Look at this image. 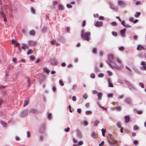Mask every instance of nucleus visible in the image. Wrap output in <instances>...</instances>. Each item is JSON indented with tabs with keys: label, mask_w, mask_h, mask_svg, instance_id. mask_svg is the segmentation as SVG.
<instances>
[{
	"label": "nucleus",
	"mask_w": 146,
	"mask_h": 146,
	"mask_svg": "<svg viewBox=\"0 0 146 146\" xmlns=\"http://www.w3.org/2000/svg\"><path fill=\"white\" fill-rule=\"evenodd\" d=\"M107 64L112 68H115L120 70L122 68L121 65V62L117 58L112 54L108 55V60L106 61Z\"/></svg>",
	"instance_id": "obj_1"
},
{
	"label": "nucleus",
	"mask_w": 146,
	"mask_h": 146,
	"mask_svg": "<svg viewBox=\"0 0 146 146\" xmlns=\"http://www.w3.org/2000/svg\"><path fill=\"white\" fill-rule=\"evenodd\" d=\"M117 82L118 83L120 84H124L125 87L128 88L131 90L134 88V87L127 80H124L123 82L121 79H117Z\"/></svg>",
	"instance_id": "obj_2"
},
{
	"label": "nucleus",
	"mask_w": 146,
	"mask_h": 146,
	"mask_svg": "<svg viewBox=\"0 0 146 146\" xmlns=\"http://www.w3.org/2000/svg\"><path fill=\"white\" fill-rule=\"evenodd\" d=\"M90 33L89 32H86L83 30L81 31V36L82 38L87 41H89L90 40Z\"/></svg>",
	"instance_id": "obj_3"
},
{
	"label": "nucleus",
	"mask_w": 146,
	"mask_h": 146,
	"mask_svg": "<svg viewBox=\"0 0 146 146\" xmlns=\"http://www.w3.org/2000/svg\"><path fill=\"white\" fill-rule=\"evenodd\" d=\"M60 38L61 37L60 36H58V37L56 38V40L55 41L52 40L50 42L51 44H55L56 46H59L60 45Z\"/></svg>",
	"instance_id": "obj_4"
},
{
	"label": "nucleus",
	"mask_w": 146,
	"mask_h": 146,
	"mask_svg": "<svg viewBox=\"0 0 146 146\" xmlns=\"http://www.w3.org/2000/svg\"><path fill=\"white\" fill-rule=\"evenodd\" d=\"M117 5L121 8L124 7L127 5L126 3L123 0H119L117 2Z\"/></svg>",
	"instance_id": "obj_5"
},
{
	"label": "nucleus",
	"mask_w": 146,
	"mask_h": 146,
	"mask_svg": "<svg viewBox=\"0 0 146 146\" xmlns=\"http://www.w3.org/2000/svg\"><path fill=\"white\" fill-rule=\"evenodd\" d=\"M28 110L27 109L24 110L22 111L20 113V115L21 117L26 116L28 113Z\"/></svg>",
	"instance_id": "obj_6"
},
{
	"label": "nucleus",
	"mask_w": 146,
	"mask_h": 146,
	"mask_svg": "<svg viewBox=\"0 0 146 146\" xmlns=\"http://www.w3.org/2000/svg\"><path fill=\"white\" fill-rule=\"evenodd\" d=\"M141 65L142 66L140 67V69L142 70H145L146 71V64L145 62L143 61H141Z\"/></svg>",
	"instance_id": "obj_7"
},
{
	"label": "nucleus",
	"mask_w": 146,
	"mask_h": 146,
	"mask_svg": "<svg viewBox=\"0 0 146 146\" xmlns=\"http://www.w3.org/2000/svg\"><path fill=\"white\" fill-rule=\"evenodd\" d=\"M96 27H100L103 26V22L101 21H97L95 24Z\"/></svg>",
	"instance_id": "obj_8"
},
{
	"label": "nucleus",
	"mask_w": 146,
	"mask_h": 146,
	"mask_svg": "<svg viewBox=\"0 0 146 146\" xmlns=\"http://www.w3.org/2000/svg\"><path fill=\"white\" fill-rule=\"evenodd\" d=\"M94 94H97V95L98 96V99L99 100H101L102 98V93L100 92L98 93V92H92Z\"/></svg>",
	"instance_id": "obj_9"
},
{
	"label": "nucleus",
	"mask_w": 146,
	"mask_h": 146,
	"mask_svg": "<svg viewBox=\"0 0 146 146\" xmlns=\"http://www.w3.org/2000/svg\"><path fill=\"white\" fill-rule=\"evenodd\" d=\"M50 62L51 65L56 66L58 64V62L56 59H52L50 60Z\"/></svg>",
	"instance_id": "obj_10"
},
{
	"label": "nucleus",
	"mask_w": 146,
	"mask_h": 146,
	"mask_svg": "<svg viewBox=\"0 0 146 146\" xmlns=\"http://www.w3.org/2000/svg\"><path fill=\"white\" fill-rule=\"evenodd\" d=\"M109 143L110 145L113 146H116L117 145V144L116 141L115 140H112V141H109Z\"/></svg>",
	"instance_id": "obj_11"
},
{
	"label": "nucleus",
	"mask_w": 146,
	"mask_h": 146,
	"mask_svg": "<svg viewBox=\"0 0 146 146\" xmlns=\"http://www.w3.org/2000/svg\"><path fill=\"white\" fill-rule=\"evenodd\" d=\"M125 102L129 104H131L132 101L131 98H127L125 99Z\"/></svg>",
	"instance_id": "obj_12"
},
{
	"label": "nucleus",
	"mask_w": 146,
	"mask_h": 146,
	"mask_svg": "<svg viewBox=\"0 0 146 146\" xmlns=\"http://www.w3.org/2000/svg\"><path fill=\"white\" fill-rule=\"evenodd\" d=\"M111 80L110 78L108 79V86L109 87H113V84L111 82Z\"/></svg>",
	"instance_id": "obj_13"
},
{
	"label": "nucleus",
	"mask_w": 146,
	"mask_h": 146,
	"mask_svg": "<svg viewBox=\"0 0 146 146\" xmlns=\"http://www.w3.org/2000/svg\"><path fill=\"white\" fill-rule=\"evenodd\" d=\"M126 30V29L124 28L123 29H122L120 31V33L122 36L125 37L124 35L125 33Z\"/></svg>",
	"instance_id": "obj_14"
},
{
	"label": "nucleus",
	"mask_w": 146,
	"mask_h": 146,
	"mask_svg": "<svg viewBox=\"0 0 146 146\" xmlns=\"http://www.w3.org/2000/svg\"><path fill=\"white\" fill-rule=\"evenodd\" d=\"M145 49V47L141 45V44H139L137 46V50H143Z\"/></svg>",
	"instance_id": "obj_15"
},
{
	"label": "nucleus",
	"mask_w": 146,
	"mask_h": 146,
	"mask_svg": "<svg viewBox=\"0 0 146 146\" xmlns=\"http://www.w3.org/2000/svg\"><path fill=\"white\" fill-rule=\"evenodd\" d=\"M125 122L126 123H127L129 122L130 121V117L128 115H126L124 117Z\"/></svg>",
	"instance_id": "obj_16"
},
{
	"label": "nucleus",
	"mask_w": 146,
	"mask_h": 146,
	"mask_svg": "<svg viewBox=\"0 0 146 146\" xmlns=\"http://www.w3.org/2000/svg\"><path fill=\"white\" fill-rule=\"evenodd\" d=\"M29 100H25L23 106L25 107L27 106L29 104Z\"/></svg>",
	"instance_id": "obj_17"
},
{
	"label": "nucleus",
	"mask_w": 146,
	"mask_h": 146,
	"mask_svg": "<svg viewBox=\"0 0 146 146\" xmlns=\"http://www.w3.org/2000/svg\"><path fill=\"white\" fill-rule=\"evenodd\" d=\"M58 8L60 11H63L64 9L63 6L62 5H60L58 6Z\"/></svg>",
	"instance_id": "obj_18"
},
{
	"label": "nucleus",
	"mask_w": 146,
	"mask_h": 146,
	"mask_svg": "<svg viewBox=\"0 0 146 146\" xmlns=\"http://www.w3.org/2000/svg\"><path fill=\"white\" fill-rule=\"evenodd\" d=\"M0 123L4 127H7V124L5 122L2 121H0Z\"/></svg>",
	"instance_id": "obj_19"
},
{
	"label": "nucleus",
	"mask_w": 146,
	"mask_h": 146,
	"mask_svg": "<svg viewBox=\"0 0 146 146\" xmlns=\"http://www.w3.org/2000/svg\"><path fill=\"white\" fill-rule=\"evenodd\" d=\"M28 43L29 45H34L35 44L36 42L35 41L32 40H30L28 41Z\"/></svg>",
	"instance_id": "obj_20"
},
{
	"label": "nucleus",
	"mask_w": 146,
	"mask_h": 146,
	"mask_svg": "<svg viewBox=\"0 0 146 146\" xmlns=\"http://www.w3.org/2000/svg\"><path fill=\"white\" fill-rule=\"evenodd\" d=\"M29 34L31 36H34L35 35V32L34 31L31 30L29 32Z\"/></svg>",
	"instance_id": "obj_21"
},
{
	"label": "nucleus",
	"mask_w": 146,
	"mask_h": 146,
	"mask_svg": "<svg viewBox=\"0 0 146 146\" xmlns=\"http://www.w3.org/2000/svg\"><path fill=\"white\" fill-rule=\"evenodd\" d=\"M43 71L44 72H45L47 74L49 73L50 72L49 70L46 67H45L44 68Z\"/></svg>",
	"instance_id": "obj_22"
},
{
	"label": "nucleus",
	"mask_w": 146,
	"mask_h": 146,
	"mask_svg": "<svg viewBox=\"0 0 146 146\" xmlns=\"http://www.w3.org/2000/svg\"><path fill=\"white\" fill-rule=\"evenodd\" d=\"M110 9L114 10L115 9V7L114 5L111 3L110 4Z\"/></svg>",
	"instance_id": "obj_23"
},
{
	"label": "nucleus",
	"mask_w": 146,
	"mask_h": 146,
	"mask_svg": "<svg viewBox=\"0 0 146 146\" xmlns=\"http://www.w3.org/2000/svg\"><path fill=\"white\" fill-rule=\"evenodd\" d=\"M92 53L94 54H96L97 53V48L95 47H94L93 48L92 50Z\"/></svg>",
	"instance_id": "obj_24"
},
{
	"label": "nucleus",
	"mask_w": 146,
	"mask_h": 146,
	"mask_svg": "<svg viewBox=\"0 0 146 146\" xmlns=\"http://www.w3.org/2000/svg\"><path fill=\"white\" fill-rule=\"evenodd\" d=\"M108 98H112L113 97V94L112 93H110L107 95Z\"/></svg>",
	"instance_id": "obj_25"
},
{
	"label": "nucleus",
	"mask_w": 146,
	"mask_h": 146,
	"mask_svg": "<svg viewBox=\"0 0 146 146\" xmlns=\"http://www.w3.org/2000/svg\"><path fill=\"white\" fill-rule=\"evenodd\" d=\"M98 78H103L104 76V74L102 73H100L98 74Z\"/></svg>",
	"instance_id": "obj_26"
},
{
	"label": "nucleus",
	"mask_w": 146,
	"mask_h": 146,
	"mask_svg": "<svg viewBox=\"0 0 146 146\" xmlns=\"http://www.w3.org/2000/svg\"><path fill=\"white\" fill-rule=\"evenodd\" d=\"M106 73L109 76H111L113 74V73L110 71L108 70L106 71Z\"/></svg>",
	"instance_id": "obj_27"
},
{
	"label": "nucleus",
	"mask_w": 146,
	"mask_h": 146,
	"mask_svg": "<svg viewBox=\"0 0 146 146\" xmlns=\"http://www.w3.org/2000/svg\"><path fill=\"white\" fill-rule=\"evenodd\" d=\"M99 121L97 119L95 120L94 125L95 126H96L99 123Z\"/></svg>",
	"instance_id": "obj_28"
},
{
	"label": "nucleus",
	"mask_w": 146,
	"mask_h": 146,
	"mask_svg": "<svg viewBox=\"0 0 146 146\" xmlns=\"http://www.w3.org/2000/svg\"><path fill=\"white\" fill-rule=\"evenodd\" d=\"M85 113L86 115H90L92 113V112L91 111L88 110L86 111Z\"/></svg>",
	"instance_id": "obj_29"
},
{
	"label": "nucleus",
	"mask_w": 146,
	"mask_h": 146,
	"mask_svg": "<svg viewBox=\"0 0 146 146\" xmlns=\"http://www.w3.org/2000/svg\"><path fill=\"white\" fill-rule=\"evenodd\" d=\"M88 98V96L87 94L85 93L83 95V98L85 100H86Z\"/></svg>",
	"instance_id": "obj_30"
},
{
	"label": "nucleus",
	"mask_w": 146,
	"mask_h": 146,
	"mask_svg": "<svg viewBox=\"0 0 146 146\" xmlns=\"http://www.w3.org/2000/svg\"><path fill=\"white\" fill-rule=\"evenodd\" d=\"M111 25L114 26L117 25V23L115 21L112 22L111 23Z\"/></svg>",
	"instance_id": "obj_31"
},
{
	"label": "nucleus",
	"mask_w": 146,
	"mask_h": 146,
	"mask_svg": "<svg viewBox=\"0 0 146 146\" xmlns=\"http://www.w3.org/2000/svg\"><path fill=\"white\" fill-rule=\"evenodd\" d=\"M31 10L32 13L33 14L35 13V10L33 8L31 7Z\"/></svg>",
	"instance_id": "obj_32"
},
{
	"label": "nucleus",
	"mask_w": 146,
	"mask_h": 146,
	"mask_svg": "<svg viewBox=\"0 0 146 146\" xmlns=\"http://www.w3.org/2000/svg\"><path fill=\"white\" fill-rule=\"evenodd\" d=\"M95 70L96 72H98L100 71V69L98 67L96 66L95 68Z\"/></svg>",
	"instance_id": "obj_33"
},
{
	"label": "nucleus",
	"mask_w": 146,
	"mask_h": 146,
	"mask_svg": "<svg viewBox=\"0 0 146 146\" xmlns=\"http://www.w3.org/2000/svg\"><path fill=\"white\" fill-rule=\"evenodd\" d=\"M101 131H102V135L103 136H105V133L106 132V130L105 129H101Z\"/></svg>",
	"instance_id": "obj_34"
},
{
	"label": "nucleus",
	"mask_w": 146,
	"mask_h": 146,
	"mask_svg": "<svg viewBox=\"0 0 146 146\" xmlns=\"http://www.w3.org/2000/svg\"><path fill=\"white\" fill-rule=\"evenodd\" d=\"M83 125L84 126H87L88 125V123L86 120H84L83 122Z\"/></svg>",
	"instance_id": "obj_35"
},
{
	"label": "nucleus",
	"mask_w": 146,
	"mask_h": 146,
	"mask_svg": "<svg viewBox=\"0 0 146 146\" xmlns=\"http://www.w3.org/2000/svg\"><path fill=\"white\" fill-rule=\"evenodd\" d=\"M59 84L61 86H63L64 85V83L62 80H60L59 81Z\"/></svg>",
	"instance_id": "obj_36"
},
{
	"label": "nucleus",
	"mask_w": 146,
	"mask_h": 146,
	"mask_svg": "<svg viewBox=\"0 0 146 146\" xmlns=\"http://www.w3.org/2000/svg\"><path fill=\"white\" fill-rule=\"evenodd\" d=\"M141 14V13L140 12H137L135 15V17H138Z\"/></svg>",
	"instance_id": "obj_37"
},
{
	"label": "nucleus",
	"mask_w": 146,
	"mask_h": 146,
	"mask_svg": "<svg viewBox=\"0 0 146 146\" xmlns=\"http://www.w3.org/2000/svg\"><path fill=\"white\" fill-rule=\"evenodd\" d=\"M27 137L29 138L30 137L31 135V132L30 131H28L27 132Z\"/></svg>",
	"instance_id": "obj_38"
},
{
	"label": "nucleus",
	"mask_w": 146,
	"mask_h": 146,
	"mask_svg": "<svg viewBox=\"0 0 146 146\" xmlns=\"http://www.w3.org/2000/svg\"><path fill=\"white\" fill-rule=\"evenodd\" d=\"M111 34L113 36H116L117 35V33L116 32L114 31H112L111 32Z\"/></svg>",
	"instance_id": "obj_39"
},
{
	"label": "nucleus",
	"mask_w": 146,
	"mask_h": 146,
	"mask_svg": "<svg viewBox=\"0 0 146 146\" xmlns=\"http://www.w3.org/2000/svg\"><path fill=\"white\" fill-rule=\"evenodd\" d=\"M66 7L68 8H72V6L70 3H68L66 5Z\"/></svg>",
	"instance_id": "obj_40"
},
{
	"label": "nucleus",
	"mask_w": 146,
	"mask_h": 146,
	"mask_svg": "<svg viewBox=\"0 0 146 146\" xmlns=\"http://www.w3.org/2000/svg\"><path fill=\"white\" fill-rule=\"evenodd\" d=\"M52 114L51 113H49L47 116V117L49 119L51 120V119Z\"/></svg>",
	"instance_id": "obj_41"
},
{
	"label": "nucleus",
	"mask_w": 146,
	"mask_h": 146,
	"mask_svg": "<svg viewBox=\"0 0 146 146\" xmlns=\"http://www.w3.org/2000/svg\"><path fill=\"white\" fill-rule=\"evenodd\" d=\"M139 86L142 88H144V85L141 82H139Z\"/></svg>",
	"instance_id": "obj_42"
},
{
	"label": "nucleus",
	"mask_w": 146,
	"mask_h": 146,
	"mask_svg": "<svg viewBox=\"0 0 146 146\" xmlns=\"http://www.w3.org/2000/svg\"><path fill=\"white\" fill-rule=\"evenodd\" d=\"M91 136L93 138H95L96 137V134L95 132H94L92 133Z\"/></svg>",
	"instance_id": "obj_43"
},
{
	"label": "nucleus",
	"mask_w": 146,
	"mask_h": 146,
	"mask_svg": "<svg viewBox=\"0 0 146 146\" xmlns=\"http://www.w3.org/2000/svg\"><path fill=\"white\" fill-rule=\"evenodd\" d=\"M78 135L79 137H81L82 134L81 132L79 130L77 132Z\"/></svg>",
	"instance_id": "obj_44"
},
{
	"label": "nucleus",
	"mask_w": 146,
	"mask_h": 146,
	"mask_svg": "<svg viewBox=\"0 0 146 146\" xmlns=\"http://www.w3.org/2000/svg\"><path fill=\"white\" fill-rule=\"evenodd\" d=\"M36 111V110L35 109H32L30 110V112L32 113H35Z\"/></svg>",
	"instance_id": "obj_45"
},
{
	"label": "nucleus",
	"mask_w": 146,
	"mask_h": 146,
	"mask_svg": "<svg viewBox=\"0 0 146 146\" xmlns=\"http://www.w3.org/2000/svg\"><path fill=\"white\" fill-rule=\"evenodd\" d=\"M90 77L91 78L94 79L95 78V75L94 74L92 73L91 74Z\"/></svg>",
	"instance_id": "obj_46"
},
{
	"label": "nucleus",
	"mask_w": 146,
	"mask_h": 146,
	"mask_svg": "<svg viewBox=\"0 0 146 146\" xmlns=\"http://www.w3.org/2000/svg\"><path fill=\"white\" fill-rule=\"evenodd\" d=\"M70 130V128L69 127H68L66 129H64V131L66 132H68Z\"/></svg>",
	"instance_id": "obj_47"
},
{
	"label": "nucleus",
	"mask_w": 146,
	"mask_h": 146,
	"mask_svg": "<svg viewBox=\"0 0 146 146\" xmlns=\"http://www.w3.org/2000/svg\"><path fill=\"white\" fill-rule=\"evenodd\" d=\"M98 105L99 106L100 108H101L103 109L104 110H107V108L102 107L101 106H100V105L98 103Z\"/></svg>",
	"instance_id": "obj_48"
},
{
	"label": "nucleus",
	"mask_w": 146,
	"mask_h": 146,
	"mask_svg": "<svg viewBox=\"0 0 146 146\" xmlns=\"http://www.w3.org/2000/svg\"><path fill=\"white\" fill-rule=\"evenodd\" d=\"M119 50L120 51H123L124 49V47L123 46H121L119 47Z\"/></svg>",
	"instance_id": "obj_49"
},
{
	"label": "nucleus",
	"mask_w": 146,
	"mask_h": 146,
	"mask_svg": "<svg viewBox=\"0 0 146 146\" xmlns=\"http://www.w3.org/2000/svg\"><path fill=\"white\" fill-rule=\"evenodd\" d=\"M125 68L126 69L128 70H129V72H132L131 70L127 66H125Z\"/></svg>",
	"instance_id": "obj_50"
},
{
	"label": "nucleus",
	"mask_w": 146,
	"mask_h": 146,
	"mask_svg": "<svg viewBox=\"0 0 146 146\" xmlns=\"http://www.w3.org/2000/svg\"><path fill=\"white\" fill-rule=\"evenodd\" d=\"M83 144V142L82 141H79L78 143V145L79 146L82 145Z\"/></svg>",
	"instance_id": "obj_51"
},
{
	"label": "nucleus",
	"mask_w": 146,
	"mask_h": 146,
	"mask_svg": "<svg viewBox=\"0 0 146 146\" xmlns=\"http://www.w3.org/2000/svg\"><path fill=\"white\" fill-rule=\"evenodd\" d=\"M86 25V21H85L84 20L83 21V22L82 24V26L83 27H84Z\"/></svg>",
	"instance_id": "obj_52"
},
{
	"label": "nucleus",
	"mask_w": 146,
	"mask_h": 146,
	"mask_svg": "<svg viewBox=\"0 0 146 146\" xmlns=\"http://www.w3.org/2000/svg\"><path fill=\"white\" fill-rule=\"evenodd\" d=\"M121 123L120 122H118L117 123V126L119 128H120V127H121Z\"/></svg>",
	"instance_id": "obj_53"
},
{
	"label": "nucleus",
	"mask_w": 146,
	"mask_h": 146,
	"mask_svg": "<svg viewBox=\"0 0 146 146\" xmlns=\"http://www.w3.org/2000/svg\"><path fill=\"white\" fill-rule=\"evenodd\" d=\"M124 26L129 28L131 27V26L128 24H125Z\"/></svg>",
	"instance_id": "obj_54"
},
{
	"label": "nucleus",
	"mask_w": 146,
	"mask_h": 146,
	"mask_svg": "<svg viewBox=\"0 0 146 146\" xmlns=\"http://www.w3.org/2000/svg\"><path fill=\"white\" fill-rule=\"evenodd\" d=\"M103 54V52L102 51H100L99 52V55L100 56H102Z\"/></svg>",
	"instance_id": "obj_55"
},
{
	"label": "nucleus",
	"mask_w": 146,
	"mask_h": 146,
	"mask_svg": "<svg viewBox=\"0 0 146 146\" xmlns=\"http://www.w3.org/2000/svg\"><path fill=\"white\" fill-rule=\"evenodd\" d=\"M134 144L135 145H137L138 142L137 140H135L133 141Z\"/></svg>",
	"instance_id": "obj_56"
},
{
	"label": "nucleus",
	"mask_w": 146,
	"mask_h": 146,
	"mask_svg": "<svg viewBox=\"0 0 146 146\" xmlns=\"http://www.w3.org/2000/svg\"><path fill=\"white\" fill-rule=\"evenodd\" d=\"M0 14L2 17H5V13L3 12H0Z\"/></svg>",
	"instance_id": "obj_57"
},
{
	"label": "nucleus",
	"mask_w": 146,
	"mask_h": 146,
	"mask_svg": "<svg viewBox=\"0 0 146 146\" xmlns=\"http://www.w3.org/2000/svg\"><path fill=\"white\" fill-rule=\"evenodd\" d=\"M133 38L135 40H137L138 38V37L137 35H135L133 36Z\"/></svg>",
	"instance_id": "obj_58"
},
{
	"label": "nucleus",
	"mask_w": 146,
	"mask_h": 146,
	"mask_svg": "<svg viewBox=\"0 0 146 146\" xmlns=\"http://www.w3.org/2000/svg\"><path fill=\"white\" fill-rule=\"evenodd\" d=\"M135 4L137 5H139L141 4V2L139 1H137L135 2Z\"/></svg>",
	"instance_id": "obj_59"
},
{
	"label": "nucleus",
	"mask_w": 146,
	"mask_h": 146,
	"mask_svg": "<svg viewBox=\"0 0 146 146\" xmlns=\"http://www.w3.org/2000/svg\"><path fill=\"white\" fill-rule=\"evenodd\" d=\"M27 86H30V83L29 80L28 79L27 81Z\"/></svg>",
	"instance_id": "obj_60"
},
{
	"label": "nucleus",
	"mask_w": 146,
	"mask_h": 146,
	"mask_svg": "<svg viewBox=\"0 0 146 146\" xmlns=\"http://www.w3.org/2000/svg\"><path fill=\"white\" fill-rule=\"evenodd\" d=\"M138 129V127L137 126L135 125L133 127V129L134 130H137Z\"/></svg>",
	"instance_id": "obj_61"
},
{
	"label": "nucleus",
	"mask_w": 146,
	"mask_h": 146,
	"mask_svg": "<svg viewBox=\"0 0 146 146\" xmlns=\"http://www.w3.org/2000/svg\"><path fill=\"white\" fill-rule=\"evenodd\" d=\"M72 100L73 101H76V98L75 96H73L72 97Z\"/></svg>",
	"instance_id": "obj_62"
},
{
	"label": "nucleus",
	"mask_w": 146,
	"mask_h": 146,
	"mask_svg": "<svg viewBox=\"0 0 146 146\" xmlns=\"http://www.w3.org/2000/svg\"><path fill=\"white\" fill-rule=\"evenodd\" d=\"M34 57L33 56H30L29 57V59L31 60H33L34 59Z\"/></svg>",
	"instance_id": "obj_63"
},
{
	"label": "nucleus",
	"mask_w": 146,
	"mask_h": 146,
	"mask_svg": "<svg viewBox=\"0 0 146 146\" xmlns=\"http://www.w3.org/2000/svg\"><path fill=\"white\" fill-rule=\"evenodd\" d=\"M104 144V141H102L100 143L99 146H103Z\"/></svg>",
	"instance_id": "obj_64"
}]
</instances>
